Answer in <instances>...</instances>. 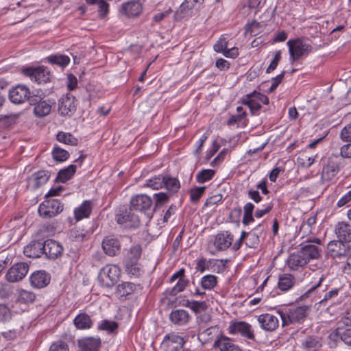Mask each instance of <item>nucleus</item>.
Instances as JSON below:
<instances>
[{
  "label": "nucleus",
  "mask_w": 351,
  "mask_h": 351,
  "mask_svg": "<svg viewBox=\"0 0 351 351\" xmlns=\"http://www.w3.org/2000/svg\"><path fill=\"white\" fill-rule=\"evenodd\" d=\"M311 306H301L289 308L288 311H278L282 320V326H286L291 324L302 323L309 313Z\"/></svg>",
  "instance_id": "nucleus-1"
},
{
  "label": "nucleus",
  "mask_w": 351,
  "mask_h": 351,
  "mask_svg": "<svg viewBox=\"0 0 351 351\" xmlns=\"http://www.w3.org/2000/svg\"><path fill=\"white\" fill-rule=\"evenodd\" d=\"M287 45L289 47L290 61L291 63L299 60L302 56H306L313 51L311 44L304 42L302 38L291 39Z\"/></svg>",
  "instance_id": "nucleus-2"
},
{
  "label": "nucleus",
  "mask_w": 351,
  "mask_h": 351,
  "mask_svg": "<svg viewBox=\"0 0 351 351\" xmlns=\"http://www.w3.org/2000/svg\"><path fill=\"white\" fill-rule=\"evenodd\" d=\"M344 160L338 154L331 155L327 160V163L323 166L322 179L324 181H330L340 171Z\"/></svg>",
  "instance_id": "nucleus-3"
},
{
  "label": "nucleus",
  "mask_w": 351,
  "mask_h": 351,
  "mask_svg": "<svg viewBox=\"0 0 351 351\" xmlns=\"http://www.w3.org/2000/svg\"><path fill=\"white\" fill-rule=\"evenodd\" d=\"M120 274L119 269L114 265H107L99 271L98 280L106 287H111L117 283Z\"/></svg>",
  "instance_id": "nucleus-4"
},
{
  "label": "nucleus",
  "mask_w": 351,
  "mask_h": 351,
  "mask_svg": "<svg viewBox=\"0 0 351 351\" xmlns=\"http://www.w3.org/2000/svg\"><path fill=\"white\" fill-rule=\"evenodd\" d=\"M9 97L14 104H22L28 100L30 104H35L34 101L37 100V97L30 96L29 88L24 85H18L12 88L9 92Z\"/></svg>",
  "instance_id": "nucleus-5"
},
{
  "label": "nucleus",
  "mask_w": 351,
  "mask_h": 351,
  "mask_svg": "<svg viewBox=\"0 0 351 351\" xmlns=\"http://www.w3.org/2000/svg\"><path fill=\"white\" fill-rule=\"evenodd\" d=\"M325 280V274L321 273L315 274L312 277V280L310 282V288L301 295L300 300H304L308 298L313 297L319 290L322 292L326 291L328 289V285L324 284Z\"/></svg>",
  "instance_id": "nucleus-6"
},
{
  "label": "nucleus",
  "mask_w": 351,
  "mask_h": 351,
  "mask_svg": "<svg viewBox=\"0 0 351 351\" xmlns=\"http://www.w3.org/2000/svg\"><path fill=\"white\" fill-rule=\"evenodd\" d=\"M63 210V206L58 199H47L44 201L38 208L40 216L45 218H51Z\"/></svg>",
  "instance_id": "nucleus-7"
},
{
  "label": "nucleus",
  "mask_w": 351,
  "mask_h": 351,
  "mask_svg": "<svg viewBox=\"0 0 351 351\" xmlns=\"http://www.w3.org/2000/svg\"><path fill=\"white\" fill-rule=\"evenodd\" d=\"M228 330L230 335L240 334L250 340L255 339L252 326L245 322H231Z\"/></svg>",
  "instance_id": "nucleus-8"
},
{
  "label": "nucleus",
  "mask_w": 351,
  "mask_h": 351,
  "mask_svg": "<svg viewBox=\"0 0 351 351\" xmlns=\"http://www.w3.org/2000/svg\"><path fill=\"white\" fill-rule=\"evenodd\" d=\"M29 266L25 263H18L12 266L6 274V278L10 282L22 280L27 274Z\"/></svg>",
  "instance_id": "nucleus-9"
},
{
  "label": "nucleus",
  "mask_w": 351,
  "mask_h": 351,
  "mask_svg": "<svg viewBox=\"0 0 351 351\" xmlns=\"http://www.w3.org/2000/svg\"><path fill=\"white\" fill-rule=\"evenodd\" d=\"M23 72L25 75L29 76L32 80L38 83H47L50 81V72L43 66L26 68L23 70Z\"/></svg>",
  "instance_id": "nucleus-10"
},
{
  "label": "nucleus",
  "mask_w": 351,
  "mask_h": 351,
  "mask_svg": "<svg viewBox=\"0 0 351 351\" xmlns=\"http://www.w3.org/2000/svg\"><path fill=\"white\" fill-rule=\"evenodd\" d=\"M265 228L263 224L258 225L249 232H245V243L247 247L256 248L260 243V239L265 236Z\"/></svg>",
  "instance_id": "nucleus-11"
},
{
  "label": "nucleus",
  "mask_w": 351,
  "mask_h": 351,
  "mask_svg": "<svg viewBox=\"0 0 351 351\" xmlns=\"http://www.w3.org/2000/svg\"><path fill=\"white\" fill-rule=\"evenodd\" d=\"M328 254L333 258H341L346 256L349 251L350 247L348 243L343 241L338 240L331 241L327 245Z\"/></svg>",
  "instance_id": "nucleus-12"
},
{
  "label": "nucleus",
  "mask_w": 351,
  "mask_h": 351,
  "mask_svg": "<svg viewBox=\"0 0 351 351\" xmlns=\"http://www.w3.org/2000/svg\"><path fill=\"white\" fill-rule=\"evenodd\" d=\"M184 277V269H180L171 277L170 283L172 284L173 287L171 289L167 291L169 295H176L184 290L186 285V281Z\"/></svg>",
  "instance_id": "nucleus-13"
},
{
  "label": "nucleus",
  "mask_w": 351,
  "mask_h": 351,
  "mask_svg": "<svg viewBox=\"0 0 351 351\" xmlns=\"http://www.w3.org/2000/svg\"><path fill=\"white\" fill-rule=\"evenodd\" d=\"M152 200L148 195H136L130 199V207L134 210L145 212L151 208Z\"/></svg>",
  "instance_id": "nucleus-14"
},
{
  "label": "nucleus",
  "mask_w": 351,
  "mask_h": 351,
  "mask_svg": "<svg viewBox=\"0 0 351 351\" xmlns=\"http://www.w3.org/2000/svg\"><path fill=\"white\" fill-rule=\"evenodd\" d=\"M131 207L117 215V221L119 224H124L126 228H136L139 225L138 217L132 213Z\"/></svg>",
  "instance_id": "nucleus-15"
},
{
  "label": "nucleus",
  "mask_w": 351,
  "mask_h": 351,
  "mask_svg": "<svg viewBox=\"0 0 351 351\" xmlns=\"http://www.w3.org/2000/svg\"><path fill=\"white\" fill-rule=\"evenodd\" d=\"M322 241L319 239L315 238L313 240H310L308 244L301 247L300 251L302 252V254L306 258L308 263L311 259H317L320 256L321 250L314 243L320 245Z\"/></svg>",
  "instance_id": "nucleus-16"
},
{
  "label": "nucleus",
  "mask_w": 351,
  "mask_h": 351,
  "mask_svg": "<svg viewBox=\"0 0 351 351\" xmlns=\"http://www.w3.org/2000/svg\"><path fill=\"white\" fill-rule=\"evenodd\" d=\"M75 110V97L70 94L63 95L59 100L58 112L62 116L70 115Z\"/></svg>",
  "instance_id": "nucleus-17"
},
{
  "label": "nucleus",
  "mask_w": 351,
  "mask_h": 351,
  "mask_svg": "<svg viewBox=\"0 0 351 351\" xmlns=\"http://www.w3.org/2000/svg\"><path fill=\"white\" fill-rule=\"evenodd\" d=\"M258 322L263 330L269 332L274 331L279 326L278 317L269 313L260 315Z\"/></svg>",
  "instance_id": "nucleus-18"
},
{
  "label": "nucleus",
  "mask_w": 351,
  "mask_h": 351,
  "mask_svg": "<svg viewBox=\"0 0 351 351\" xmlns=\"http://www.w3.org/2000/svg\"><path fill=\"white\" fill-rule=\"evenodd\" d=\"M44 254L51 259L59 257L63 251L62 246L57 241L48 239L43 242Z\"/></svg>",
  "instance_id": "nucleus-19"
},
{
  "label": "nucleus",
  "mask_w": 351,
  "mask_h": 351,
  "mask_svg": "<svg viewBox=\"0 0 351 351\" xmlns=\"http://www.w3.org/2000/svg\"><path fill=\"white\" fill-rule=\"evenodd\" d=\"M234 237L229 231L218 233L214 240V245L218 250H226L232 244Z\"/></svg>",
  "instance_id": "nucleus-20"
},
{
  "label": "nucleus",
  "mask_w": 351,
  "mask_h": 351,
  "mask_svg": "<svg viewBox=\"0 0 351 351\" xmlns=\"http://www.w3.org/2000/svg\"><path fill=\"white\" fill-rule=\"evenodd\" d=\"M335 234L337 237L345 243L351 242V224L347 221H340L335 226Z\"/></svg>",
  "instance_id": "nucleus-21"
},
{
  "label": "nucleus",
  "mask_w": 351,
  "mask_h": 351,
  "mask_svg": "<svg viewBox=\"0 0 351 351\" xmlns=\"http://www.w3.org/2000/svg\"><path fill=\"white\" fill-rule=\"evenodd\" d=\"M50 275L45 271H36L30 276L32 286L38 289L46 287L50 282Z\"/></svg>",
  "instance_id": "nucleus-22"
},
{
  "label": "nucleus",
  "mask_w": 351,
  "mask_h": 351,
  "mask_svg": "<svg viewBox=\"0 0 351 351\" xmlns=\"http://www.w3.org/2000/svg\"><path fill=\"white\" fill-rule=\"evenodd\" d=\"M43 242L33 241L24 247V254L29 258H38L44 254Z\"/></svg>",
  "instance_id": "nucleus-23"
},
{
  "label": "nucleus",
  "mask_w": 351,
  "mask_h": 351,
  "mask_svg": "<svg viewBox=\"0 0 351 351\" xmlns=\"http://www.w3.org/2000/svg\"><path fill=\"white\" fill-rule=\"evenodd\" d=\"M104 252L110 256H116L120 251L121 245L118 239L106 237L102 242Z\"/></svg>",
  "instance_id": "nucleus-24"
},
{
  "label": "nucleus",
  "mask_w": 351,
  "mask_h": 351,
  "mask_svg": "<svg viewBox=\"0 0 351 351\" xmlns=\"http://www.w3.org/2000/svg\"><path fill=\"white\" fill-rule=\"evenodd\" d=\"M78 346L81 351H98L101 346L99 337H85L78 341Z\"/></svg>",
  "instance_id": "nucleus-25"
},
{
  "label": "nucleus",
  "mask_w": 351,
  "mask_h": 351,
  "mask_svg": "<svg viewBox=\"0 0 351 351\" xmlns=\"http://www.w3.org/2000/svg\"><path fill=\"white\" fill-rule=\"evenodd\" d=\"M308 263L306 258L302 254L300 250L291 254L287 260V265L291 270H296L299 267H302Z\"/></svg>",
  "instance_id": "nucleus-26"
},
{
  "label": "nucleus",
  "mask_w": 351,
  "mask_h": 351,
  "mask_svg": "<svg viewBox=\"0 0 351 351\" xmlns=\"http://www.w3.org/2000/svg\"><path fill=\"white\" fill-rule=\"evenodd\" d=\"M213 347L218 348L220 351H241L238 346L230 342V338L223 335L218 337Z\"/></svg>",
  "instance_id": "nucleus-27"
},
{
  "label": "nucleus",
  "mask_w": 351,
  "mask_h": 351,
  "mask_svg": "<svg viewBox=\"0 0 351 351\" xmlns=\"http://www.w3.org/2000/svg\"><path fill=\"white\" fill-rule=\"evenodd\" d=\"M122 10L128 16H137L142 12V5L138 1H132L124 3Z\"/></svg>",
  "instance_id": "nucleus-28"
},
{
  "label": "nucleus",
  "mask_w": 351,
  "mask_h": 351,
  "mask_svg": "<svg viewBox=\"0 0 351 351\" xmlns=\"http://www.w3.org/2000/svg\"><path fill=\"white\" fill-rule=\"evenodd\" d=\"M306 351H317L322 346L321 338L314 336L307 337L302 343Z\"/></svg>",
  "instance_id": "nucleus-29"
},
{
  "label": "nucleus",
  "mask_w": 351,
  "mask_h": 351,
  "mask_svg": "<svg viewBox=\"0 0 351 351\" xmlns=\"http://www.w3.org/2000/svg\"><path fill=\"white\" fill-rule=\"evenodd\" d=\"M35 106L34 112L36 116L38 117H43L48 115L51 112V105L46 101H41L39 97H37V100L34 101Z\"/></svg>",
  "instance_id": "nucleus-30"
},
{
  "label": "nucleus",
  "mask_w": 351,
  "mask_h": 351,
  "mask_svg": "<svg viewBox=\"0 0 351 351\" xmlns=\"http://www.w3.org/2000/svg\"><path fill=\"white\" fill-rule=\"evenodd\" d=\"M73 323L75 327L80 330L89 329L93 325L90 316L86 313H80L77 315L75 317Z\"/></svg>",
  "instance_id": "nucleus-31"
},
{
  "label": "nucleus",
  "mask_w": 351,
  "mask_h": 351,
  "mask_svg": "<svg viewBox=\"0 0 351 351\" xmlns=\"http://www.w3.org/2000/svg\"><path fill=\"white\" fill-rule=\"evenodd\" d=\"M170 320L177 325H183L189 319V313L184 310H175L169 315Z\"/></svg>",
  "instance_id": "nucleus-32"
},
{
  "label": "nucleus",
  "mask_w": 351,
  "mask_h": 351,
  "mask_svg": "<svg viewBox=\"0 0 351 351\" xmlns=\"http://www.w3.org/2000/svg\"><path fill=\"white\" fill-rule=\"evenodd\" d=\"M165 343L168 346L175 349V351H180L182 348L184 341L182 337L175 335H167L165 337Z\"/></svg>",
  "instance_id": "nucleus-33"
},
{
  "label": "nucleus",
  "mask_w": 351,
  "mask_h": 351,
  "mask_svg": "<svg viewBox=\"0 0 351 351\" xmlns=\"http://www.w3.org/2000/svg\"><path fill=\"white\" fill-rule=\"evenodd\" d=\"M91 211V202L84 201L75 210V218L80 221L83 218L88 217Z\"/></svg>",
  "instance_id": "nucleus-34"
},
{
  "label": "nucleus",
  "mask_w": 351,
  "mask_h": 351,
  "mask_svg": "<svg viewBox=\"0 0 351 351\" xmlns=\"http://www.w3.org/2000/svg\"><path fill=\"white\" fill-rule=\"evenodd\" d=\"M294 285V277L289 274L280 275L278 278V287L282 291H288Z\"/></svg>",
  "instance_id": "nucleus-35"
},
{
  "label": "nucleus",
  "mask_w": 351,
  "mask_h": 351,
  "mask_svg": "<svg viewBox=\"0 0 351 351\" xmlns=\"http://www.w3.org/2000/svg\"><path fill=\"white\" fill-rule=\"evenodd\" d=\"M88 5H98V14L101 19H104L109 12V4L106 0H85Z\"/></svg>",
  "instance_id": "nucleus-36"
},
{
  "label": "nucleus",
  "mask_w": 351,
  "mask_h": 351,
  "mask_svg": "<svg viewBox=\"0 0 351 351\" xmlns=\"http://www.w3.org/2000/svg\"><path fill=\"white\" fill-rule=\"evenodd\" d=\"M135 285L130 282H125L119 284L117 287L116 293L119 297H123L131 294L135 290Z\"/></svg>",
  "instance_id": "nucleus-37"
},
{
  "label": "nucleus",
  "mask_w": 351,
  "mask_h": 351,
  "mask_svg": "<svg viewBox=\"0 0 351 351\" xmlns=\"http://www.w3.org/2000/svg\"><path fill=\"white\" fill-rule=\"evenodd\" d=\"M76 171V166L74 165H71L66 168L61 169L57 176V180L60 182H65L68 180H69L75 173Z\"/></svg>",
  "instance_id": "nucleus-38"
},
{
  "label": "nucleus",
  "mask_w": 351,
  "mask_h": 351,
  "mask_svg": "<svg viewBox=\"0 0 351 351\" xmlns=\"http://www.w3.org/2000/svg\"><path fill=\"white\" fill-rule=\"evenodd\" d=\"M333 335L339 337L346 345L351 346V328H338L334 331Z\"/></svg>",
  "instance_id": "nucleus-39"
},
{
  "label": "nucleus",
  "mask_w": 351,
  "mask_h": 351,
  "mask_svg": "<svg viewBox=\"0 0 351 351\" xmlns=\"http://www.w3.org/2000/svg\"><path fill=\"white\" fill-rule=\"evenodd\" d=\"M48 179L49 176L45 171H39L32 176L29 178V182L33 183L35 188H38L46 183Z\"/></svg>",
  "instance_id": "nucleus-40"
},
{
  "label": "nucleus",
  "mask_w": 351,
  "mask_h": 351,
  "mask_svg": "<svg viewBox=\"0 0 351 351\" xmlns=\"http://www.w3.org/2000/svg\"><path fill=\"white\" fill-rule=\"evenodd\" d=\"M263 29V27L260 23L253 21L252 23L245 25V34H249L251 37H253L258 35Z\"/></svg>",
  "instance_id": "nucleus-41"
},
{
  "label": "nucleus",
  "mask_w": 351,
  "mask_h": 351,
  "mask_svg": "<svg viewBox=\"0 0 351 351\" xmlns=\"http://www.w3.org/2000/svg\"><path fill=\"white\" fill-rule=\"evenodd\" d=\"M47 60L51 64H57L60 66H65L70 62V59L67 56L61 54L50 56L47 57Z\"/></svg>",
  "instance_id": "nucleus-42"
},
{
  "label": "nucleus",
  "mask_w": 351,
  "mask_h": 351,
  "mask_svg": "<svg viewBox=\"0 0 351 351\" xmlns=\"http://www.w3.org/2000/svg\"><path fill=\"white\" fill-rule=\"evenodd\" d=\"M56 138L59 142L70 145H76L78 141L71 134L63 132H58Z\"/></svg>",
  "instance_id": "nucleus-43"
},
{
  "label": "nucleus",
  "mask_w": 351,
  "mask_h": 351,
  "mask_svg": "<svg viewBox=\"0 0 351 351\" xmlns=\"http://www.w3.org/2000/svg\"><path fill=\"white\" fill-rule=\"evenodd\" d=\"M141 247L139 245H133L128 253L125 262L137 263L141 255Z\"/></svg>",
  "instance_id": "nucleus-44"
},
{
  "label": "nucleus",
  "mask_w": 351,
  "mask_h": 351,
  "mask_svg": "<svg viewBox=\"0 0 351 351\" xmlns=\"http://www.w3.org/2000/svg\"><path fill=\"white\" fill-rule=\"evenodd\" d=\"M217 284V277L215 275H206L201 280L202 287L204 289L210 290Z\"/></svg>",
  "instance_id": "nucleus-45"
},
{
  "label": "nucleus",
  "mask_w": 351,
  "mask_h": 351,
  "mask_svg": "<svg viewBox=\"0 0 351 351\" xmlns=\"http://www.w3.org/2000/svg\"><path fill=\"white\" fill-rule=\"evenodd\" d=\"M36 298V295L29 291L21 290L19 292L17 301L21 303L28 304L32 303Z\"/></svg>",
  "instance_id": "nucleus-46"
},
{
  "label": "nucleus",
  "mask_w": 351,
  "mask_h": 351,
  "mask_svg": "<svg viewBox=\"0 0 351 351\" xmlns=\"http://www.w3.org/2000/svg\"><path fill=\"white\" fill-rule=\"evenodd\" d=\"M163 186L173 193L176 192L180 186V182L177 178L171 177H165V182Z\"/></svg>",
  "instance_id": "nucleus-47"
},
{
  "label": "nucleus",
  "mask_w": 351,
  "mask_h": 351,
  "mask_svg": "<svg viewBox=\"0 0 351 351\" xmlns=\"http://www.w3.org/2000/svg\"><path fill=\"white\" fill-rule=\"evenodd\" d=\"M218 328L217 326H211L204 330L202 333V338H199V341L204 344L208 341L211 340L213 336L217 332Z\"/></svg>",
  "instance_id": "nucleus-48"
},
{
  "label": "nucleus",
  "mask_w": 351,
  "mask_h": 351,
  "mask_svg": "<svg viewBox=\"0 0 351 351\" xmlns=\"http://www.w3.org/2000/svg\"><path fill=\"white\" fill-rule=\"evenodd\" d=\"M165 182V176H155L147 181L146 186L153 189H159L163 186Z\"/></svg>",
  "instance_id": "nucleus-49"
},
{
  "label": "nucleus",
  "mask_w": 351,
  "mask_h": 351,
  "mask_svg": "<svg viewBox=\"0 0 351 351\" xmlns=\"http://www.w3.org/2000/svg\"><path fill=\"white\" fill-rule=\"evenodd\" d=\"M52 155L53 159L58 162L65 161L69 156V154L67 151L59 147H55L53 148Z\"/></svg>",
  "instance_id": "nucleus-50"
},
{
  "label": "nucleus",
  "mask_w": 351,
  "mask_h": 351,
  "mask_svg": "<svg viewBox=\"0 0 351 351\" xmlns=\"http://www.w3.org/2000/svg\"><path fill=\"white\" fill-rule=\"evenodd\" d=\"M119 325L116 322L110 320H102L98 326L99 330H106L108 332H113L118 328Z\"/></svg>",
  "instance_id": "nucleus-51"
},
{
  "label": "nucleus",
  "mask_w": 351,
  "mask_h": 351,
  "mask_svg": "<svg viewBox=\"0 0 351 351\" xmlns=\"http://www.w3.org/2000/svg\"><path fill=\"white\" fill-rule=\"evenodd\" d=\"M215 171L213 169H202L199 172V183L210 180L215 176Z\"/></svg>",
  "instance_id": "nucleus-52"
},
{
  "label": "nucleus",
  "mask_w": 351,
  "mask_h": 351,
  "mask_svg": "<svg viewBox=\"0 0 351 351\" xmlns=\"http://www.w3.org/2000/svg\"><path fill=\"white\" fill-rule=\"evenodd\" d=\"M125 271L128 274L138 276L141 274V269L137 263L125 262Z\"/></svg>",
  "instance_id": "nucleus-53"
},
{
  "label": "nucleus",
  "mask_w": 351,
  "mask_h": 351,
  "mask_svg": "<svg viewBox=\"0 0 351 351\" xmlns=\"http://www.w3.org/2000/svg\"><path fill=\"white\" fill-rule=\"evenodd\" d=\"M280 59H281V51L280 50L276 51L275 52L274 57L273 60H271L270 64L269 65V66L267 67V69L266 70V73H270L271 71H274L276 69L279 62L280 61Z\"/></svg>",
  "instance_id": "nucleus-54"
},
{
  "label": "nucleus",
  "mask_w": 351,
  "mask_h": 351,
  "mask_svg": "<svg viewBox=\"0 0 351 351\" xmlns=\"http://www.w3.org/2000/svg\"><path fill=\"white\" fill-rule=\"evenodd\" d=\"M228 42L225 37L221 36L219 40L214 45L213 49L216 52L223 53L228 47Z\"/></svg>",
  "instance_id": "nucleus-55"
},
{
  "label": "nucleus",
  "mask_w": 351,
  "mask_h": 351,
  "mask_svg": "<svg viewBox=\"0 0 351 351\" xmlns=\"http://www.w3.org/2000/svg\"><path fill=\"white\" fill-rule=\"evenodd\" d=\"M340 138L343 142L351 143V123L343 128L340 133Z\"/></svg>",
  "instance_id": "nucleus-56"
},
{
  "label": "nucleus",
  "mask_w": 351,
  "mask_h": 351,
  "mask_svg": "<svg viewBox=\"0 0 351 351\" xmlns=\"http://www.w3.org/2000/svg\"><path fill=\"white\" fill-rule=\"evenodd\" d=\"M11 318V313L9 308L3 304H0V322H5Z\"/></svg>",
  "instance_id": "nucleus-57"
},
{
  "label": "nucleus",
  "mask_w": 351,
  "mask_h": 351,
  "mask_svg": "<svg viewBox=\"0 0 351 351\" xmlns=\"http://www.w3.org/2000/svg\"><path fill=\"white\" fill-rule=\"evenodd\" d=\"M343 160L345 158H351V143L343 145L340 148V154L339 155Z\"/></svg>",
  "instance_id": "nucleus-58"
},
{
  "label": "nucleus",
  "mask_w": 351,
  "mask_h": 351,
  "mask_svg": "<svg viewBox=\"0 0 351 351\" xmlns=\"http://www.w3.org/2000/svg\"><path fill=\"white\" fill-rule=\"evenodd\" d=\"M156 206H161L165 204L169 199V196L165 193H158L154 195Z\"/></svg>",
  "instance_id": "nucleus-59"
},
{
  "label": "nucleus",
  "mask_w": 351,
  "mask_h": 351,
  "mask_svg": "<svg viewBox=\"0 0 351 351\" xmlns=\"http://www.w3.org/2000/svg\"><path fill=\"white\" fill-rule=\"evenodd\" d=\"M86 237V234L82 231L77 229H73L69 232V237L73 241H82Z\"/></svg>",
  "instance_id": "nucleus-60"
},
{
  "label": "nucleus",
  "mask_w": 351,
  "mask_h": 351,
  "mask_svg": "<svg viewBox=\"0 0 351 351\" xmlns=\"http://www.w3.org/2000/svg\"><path fill=\"white\" fill-rule=\"evenodd\" d=\"M230 153V150L228 148L223 149L219 154L213 160L211 165L213 167L221 163L226 158V155Z\"/></svg>",
  "instance_id": "nucleus-61"
},
{
  "label": "nucleus",
  "mask_w": 351,
  "mask_h": 351,
  "mask_svg": "<svg viewBox=\"0 0 351 351\" xmlns=\"http://www.w3.org/2000/svg\"><path fill=\"white\" fill-rule=\"evenodd\" d=\"M49 351H69V348L66 343L59 341L52 343Z\"/></svg>",
  "instance_id": "nucleus-62"
},
{
  "label": "nucleus",
  "mask_w": 351,
  "mask_h": 351,
  "mask_svg": "<svg viewBox=\"0 0 351 351\" xmlns=\"http://www.w3.org/2000/svg\"><path fill=\"white\" fill-rule=\"evenodd\" d=\"M220 145L215 141L212 145L211 148L206 152L204 159L206 162L209 161L210 159L217 153L219 149Z\"/></svg>",
  "instance_id": "nucleus-63"
},
{
  "label": "nucleus",
  "mask_w": 351,
  "mask_h": 351,
  "mask_svg": "<svg viewBox=\"0 0 351 351\" xmlns=\"http://www.w3.org/2000/svg\"><path fill=\"white\" fill-rule=\"evenodd\" d=\"M215 66L220 71H227L229 69L230 64L228 61L223 58H218L215 62Z\"/></svg>",
  "instance_id": "nucleus-64"
}]
</instances>
